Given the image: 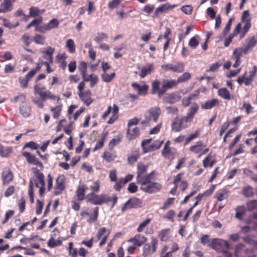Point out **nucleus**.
Wrapping results in <instances>:
<instances>
[{"mask_svg":"<svg viewBox=\"0 0 257 257\" xmlns=\"http://www.w3.org/2000/svg\"><path fill=\"white\" fill-rule=\"evenodd\" d=\"M178 85L176 80L162 79L161 82L159 79H155L152 82V94H157L158 96L161 97L169 89L175 88Z\"/></svg>","mask_w":257,"mask_h":257,"instance_id":"f257e3e1","label":"nucleus"},{"mask_svg":"<svg viewBox=\"0 0 257 257\" xmlns=\"http://www.w3.org/2000/svg\"><path fill=\"white\" fill-rule=\"evenodd\" d=\"M46 65V71L48 73L53 72L54 70L49 66L47 62H43L41 58L39 59L36 68L31 70L25 77H20L19 82L21 88L25 89L28 87L29 81L35 76L37 71H39L43 65Z\"/></svg>","mask_w":257,"mask_h":257,"instance_id":"f03ea898","label":"nucleus"},{"mask_svg":"<svg viewBox=\"0 0 257 257\" xmlns=\"http://www.w3.org/2000/svg\"><path fill=\"white\" fill-rule=\"evenodd\" d=\"M156 171H153L151 173L147 174L145 177V186L144 192L149 194H152L160 191L162 187V185L158 183L152 181L153 176L155 174Z\"/></svg>","mask_w":257,"mask_h":257,"instance_id":"7ed1b4c3","label":"nucleus"},{"mask_svg":"<svg viewBox=\"0 0 257 257\" xmlns=\"http://www.w3.org/2000/svg\"><path fill=\"white\" fill-rule=\"evenodd\" d=\"M148 168V166L142 162H139L137 164L136 182L138 185H140V189L143 192L145 189L146 182L145 178L147 176Z\"/></svg>","mask_w":257,"mask_h":257,"instance_id":"20e7f679","label":"nucleus"},{"mask_svg":"<svg viewBox=\"0 0 257 257\" xmlns=\"http://www.w3.org/2000/svg\"><path fill=\"white\" fill-rule=\"evenodd\" d=\"M34 92L35 95H39L42 101H45L47 99L54 100L56 98V96L49 90H47L45 86L40 83L35 84L34 87Z\"/></svg>","mask_w":257,"mask_h":257,"instance_id":"39448f33","label":"nucleus"},{"mask_svg":"<svg viewBox=\"0 0 257 257\" xmlns=\"http://www.w3.org/2000/svg\"><path fill=\"white\" fill-rule=\"evenodd\" d=\"M256 73L257 66H254L252 70L249 71L248 75H247V72L246 71L236 79V81L240 85L244 84L245 86H249L254 81Z\"/></svg>","mask_w":257,"mask_h":257,"instance_id":"423d86ee","label":"nucleus"},{"mask_svg":"<svg viewBox=\"0 0 257 257\" xmlns=\"http://www.w3.org/2000/svg\"><path fill=\"white\" fill-rule=\"evenodd\" d=\"M190 121L185 116H177L171 123V130L174 132H180L188 126Z\"/></svg>","mask_w":257,"mask_h":257,"instance_id":"0eeeda50","label":"nucleus"},{"mask_svg":"<svg viewBox=\"0 0 257 257\" xmlns=\"http://www.w3.org/2000/svg\"><path fill=\"white\" fill-rule=\"evenodd\" d=\"M94 201L93 202L94 205H101L103 203L108 204L109 202L112 201L111 208H113L117 203V197L116 195H114L112 198L105 194L100 195L96 194Z\"/></svg>","mask_w":257,"mask_h":257,"instance_id":"6e6552de","label":"nucleus"},{"mask_svg":"<svg viewBox=\"0 0 257 257\" xmlns=\"http://www.w3.org/2000/svg\"><path fill=\"white\" fill-rule=\"evenodd\" d=\"M210 242V247L212 249L223 252L225 250H227L230 247V245L227 241L217 238H212Z\"/></svg>","mask_w":257,"mask_h":257,"instance_id":"1a4fd4ad","label":"nucleus"},{"mask_svg":"<svg viewBox=\"0 0 257 257\" xmlns=\"http://www.w3.org/2000/svg\"><path fill=\"white\" fill-rule=\"evenodd\" d=\"M158 240L157 238H151V244L145 243L143 248V255L145 257L155 253L158 247Z\"/></svg>","mask_w":257,"mask_h":257,"instance_id":"9d476101","label":"nucleus"},{"mask_svg":"<svg viewBox=\"0 0 257 257\" xmlns=\"http://www.w3.org/2000/svg\"><path fill=\"white\" fill-rule=\"evenodd\" d=\"M66 188V177L64 175H59L56 180V186L54 188V194L59 195Z\"/></svg>","mask_w":257,"mask_h":257,"instance_id":"9b49d317","label":"nucleus"},{"mask_svg":"<svg viewBox=\"0 0 257 257\" xmlns=\"http://www.w3.org/2000/svg\"><path fill=\"white\" fill-rule=\"evenodd\" d=\"M35 175L36 177L35 181L36 187L39 188V195L40 196H43L45 191L44 175L38 169H37V171L35 172Z\"/></svg>","mask_w":257,"mask_h":257,"instance_id":"f8f14e48","label":"nucleus"},{"mask_svg":"<svg viewBox=\"0 0 257 257\" xmlns=\"http://www.w3.org/2000/svg\"><path fill=\"white\" fill-rule=\"evenodd\" d=\"M185 65L182 62H178L176 64H167L162 65L165 71H171L174 73H181L184 71Z\"/></svg>","mask_w":257,"mask_h":257,"instance_id":"ddd939ff","label":"nucleus"},{"mask_svg":"<svg viewBox=\"0 0 257 257\" xmlns=\"http://www.w3.org/2000/svg\"><path fill=\"white\" fill-rule=\"evenodd\" d=\"M177 6V5H171L169 3H166L159 6L157 8L152 16L153 18H157L159 15L163 13H167L173 10Z\"/></svg>","mask_w":257,"mask_h":257,"instance_id":"4468645a","label":"nucleus"},{"mask_svg":"<svg viewBox=\"0 0 257 257\" xmlns=\"http://www.w3.org/2000/svg\"><path fill=\"white\" fill-rule=\"evenodd\" d=\"M22 155L25 158L28 163L37 166L41 168L44 167L42 163L35 155L28 152H23Z\"/></svg>","mask_w":257,"mask_h":257,"instance_id":"2eb2a0df","label":"nucleus"},{"mask_svg":"<svg viewBox=\"0 0 257 257\" xmlns=\"http://www.w3.org/2000/svg\"><path fill=\"white\" fill-rule=\"evenodd\" d=\"M142 205L141 200L137 198H132L128 199L124 204L121 208V211L124 212L128 208H137L141 207Z\"/></svg>","mask_w":257,"mask_h":257,"instance_id":"dca6fc26","label":"nucleus"},{"mask_svg":"<svg viewBox=\"0 0 257 257\" xmlns=\"http://www.w3.org/2000/svg\"><path fill=\"white\" fill-rule=\"evenodd\" d=\"M181 97L178 93L173 92L167 93L163 98V102L166 104H174L178 102Z\"/></svg>","mask_w":257,"mask_h":257,"instance_id":"f3484780","label":"nucleus"},{"mask_svg":"<svg viewBox=\"0 0 257 257\" xmlns=\"http://www.w3.org/2000/svg\"><path fill=\"white\" fill-rule=\"evenodd\" d=\"M2 179L3 185H8L14 179V174L11 169L6 167L2 173Z\"/></svg>","mask_w":257,"mask_h":257,"instance_id":"a211bd4d","label":"nucleus"},{"mask_svg":"<svg viewBox=\"0 0 257 257\" xmlns=\"http://www.w3.org/2000/svg\"><path fill=\"white\" fill-rule=\"evenodd\" d=\"M78 96L86 106L90 105L93 101L92 93L90 90H86L82 92L78 93Z\"/></svg>","mask_w":257,"mask_h":257,"instance_id":"6ab92c4d","label":"nucleus"},{"mask_svg":"<svg viewBox=\"0 0 257 257\" xmlns=\"http://www.w3.org/2000/svg\"><path fill=\"white\" fill-rule=\"evenodd\" d=\"M147 240L148 239L146 236L141 234H137L135 235L133 237L129 239L127 241L128 242L133 243V244L138 247H140L142 245L144 244L147 241Z\"/></svg>","mask_w":257,"mask_h":257,"instance_id":"aec40b11","label":"nucleus"},{"mask_svg":"<svg viewBox=\"0 0 257 257\" xmlns=\"http://www.w3.org/2000/svg\"><path fill=\"white\" fill-rule=\"evenodd\" d=\"M55 51V49L49 46L47 47L46 49L44 51H41V52L44 54L43 58L47 60L45 62H47L50 65V64L53 63V54ZM44 62L43 60H42Z\"/></svg>","mask_w":257,"mask_h":257,"instance_id":"412c9836","label":"nucleus"},{"mask_svg":"<svg viewBox=\"0 0 257 257\" xmlns=\"http://www.w3.org/2000/svg\"><path fill=\"white\" fill-rule=\"evenodd\" d=\"M140 136L139 128L136 126L128 127L126 137L128 141H132L139 137Z\"/></svg>","mask_w":257,"mask_h":257,"instance_id":"4be33fe9","label":"nucleus"},{"mask_svg":"<svg viewBox=\"0 0 257 257\" xmlns=\"http://www.w3.org/2000/svg\"><path fill=\"white\" fill-rule=\"evenodd\" d=\"M176 153L177 150L173 148L163 149L162 151V156L170 161H172L175 158Z\"/></svg>","mask_w":257,"mask_h":257,"instance_id":"5701e85b","label":"nucleus"},{"mask_svg":"<svg viewBox=\"0 0 257 257\" xmlns=\"http://www.w3.org/2000/svg\"><path fill=\"white\" fill-rule=\"evenodd\" d=\"M132 86L138 91V93L140 95L145 96L148 94L149 87L147 84L140 85L136 82H134L132 84Z\"/></svg>","mask_w":257,"mask_h":257,"instance_id":"b1692460","label":"nucleus"},{"mask_svg":"<svg viewBox=\"0 0 257 257\" xmlns=\"http://www.w3.org/2000/svg\"><path fill=\"white\" fill-rule=\"evenodd\" d=\"M229 192L225 188H222L218 190L214 196V198L218 201H222L227 199L229 196Z\"/></svg>","mask_w":257,"mask_h":257,"instance_id":"393cba45","label":"nucleus"},{"mask_svg":"<svg viewBox=\"0 0 257 257\" xmlns=\"http://www.w3.org/2000/svg\"><path fill=\"white\" fill-rule=\"evenodd\" d=\"M219 103V101L217 98H213L208 100L204 103L201 104V107L203 109H210L214 106L218 105Z\"/></svg>","mask_w":257,"mask_h":257,"instance_id":"a878e982","label":"nucleus"},{"mask_svg":"<svg viewBox=\"0 0 257 257\" xmlns=\"http://www.w3.org/2000/svg\"><path fill=\"white\" fill-rule=\"evenodd\" d=\"M164 141L156 140L151 144L147 148H144V153H147L159 149L163 145Z\"/></svg>","mask_w":257,"mask_h":257,"instance_id":"bb28decb","label":"nucleus"},{"mask_svg":"<svg viewBox=\"0 0 257 257\" xmlns=\"http://www.w3.org/2000/svg\"><path fill=\"white\" fill-rule=\"evenodd\" d=\"M199 109V105L197 103H194L188 109V111L185 116L190 122L193 119L196 113Z\"/></svg>","mask_w":257,"mask_h":257,"instance_id":"cd10ccee","label":"nucleus"},{"mask_svg":"<svg viewBox=\"0 0 257 257\" xmlns=\"http://www.w3.org/2000/svg\"><path fill=\"white\" fill-rule=\"evenodd\" d=\"M148 112L153 117L154 121L156 122L161 114V110L159 107L155 106L149 109Z\"/></svg>","mask_w":257,"mask_h":257,"instance_id":"c85d7f7f","label":"nucleus"},{"mask_svg":"<svg viewBox=\"0 0 257 257\" xmlns=\"http://www.w3.org/2000/svg\"><path fill=\"white\" fill-rule=\"evenodd\" d=\"M205 147V146L204 145L202 141H199L197 142L194 145L191 146L189 148V150L195 154H198L201 152L203 148Z\"/></svg>","mask_w":257,"mask_h":257,"instance_id":"c756f323","label":"nucleus"},{"mask_svg":"<svg viewBox=\"0 0 257 257\" xmlns=\"http://www.w3.org/2000/svg\"><path fill=\"white\" fill-rule=\"evenodd\" d=\"M86 189L84 185H79L76 191V195L77 198V200L79 201H81L84 200Z\"/></svg>","mask_w":257,"mask_h":257,"instance_id":"7c9ffc66","label":"nucleus"},{"mask_svg":"<svg viewBox=\"0 0 257 257\" xmlns=\"http://www.w3.org/2000/svg\"><path fill=\"white\" fill-rule=\"evenodd\" d=\"M13 152L12 147H4L0 144V156L2 158H7Z\"/></svg>","mask_w":257,"mask_h":257,"instance_id":"2f4dec72","label":"nucleus"},{"mask_svg":"<svg viewBox=\"0 0 257 257\" xmlns=\"http://www.w3.org/2000/svg\"><path fill=\"white\" fill-rule=\"evenodd\" d=\"M154 70V65L153 64H150L147 66L143 67L141 71L140 76L143 78L147 75L150 74Z\"/></svg>","mask_w":257,"mask_h":257,"instance_id":"473e14b6","label":"nucleus"},{"mask_svg":"<svg viewBox=\"0 0 257 257\" xmlns=\"http://www.w3.org/2000/svg\"><path fill=\"white\" fill-rule=\"evenodd\" d=\"M31 107L29 104L27 103H23L20 107V113L24 117H28L31 113Z\"/></svg>","mask_w":257,"mask_h":257,"instance_id":"72a5a7b5","label":"nucleus"},{"mask_svg":"<svg viewBox=\"0 0 257 257\" xmlns=\"http://www.w3.org/2000/svg\"><path fill=\"white\" fill-rule=\"evenodd\" d=\"M99 207L98 206L95 207L93 210V213L89 216V218L87 220V222L90 224L95 222L98 218L99 216Z\"/></svg>","mask_w":257,"mask_h":257,"instance_id":"f704fd0d","label":"nucleus"},{"mask_svg":"<svg viewBox=\"0 0 257 257\" xmlns=\"http://www.w3.org/2000/svg\"><path fill=\"white\" fill-rule=\"evenodd\" d=\"M45 12V10H40L38 7H32L29 9V16L36 17L42 15Z\"/></svg>","mask_w":257,"mask_h":257,"instance_id":"c9c22d12","label":"nucleus"},{"mask_svg":"<svg viewBox=\"0 0 257 257\" xmlns=\"http://www.w3.org/2000/svg\"><path fill=\"white\" fill-rule=\"evenodd\" d=\"M16 0H4L3 2L1 4V7H3L6 12H9L12 11L13 9V4Z\"/></svg>","mask_w":257,"mask_h":257,"instance_id":"e433bc0d","label":"nucleus"},{"mask_svg":"<svg viewBox=\"0 0 257 257\" xmlns=\"http://www.w3.org/2000/svg\"><path fill=\"white\" fill-rule=\"evenodd\" d=\"M122 136L121 135H119L115 136L114 138L111 139L109 143L108 147L110 150H112L113 148L118 145L121 141Z\"/></svg>","mask_w":257,"mask_h":257,"instance_id":"4c0bfd02","label":"nucleus"},{"mask_svg":"<svg viewBox=\"0 0 257 257\" xmlns=\"http://www.w3.org/2000/svg\"><path fill=\"white\" fill-rule=\"evenodd\" d=\"M216 163V160L212 158V156L209 154L203 161V165L204 168L208 167H212Z\"/></svg>","mask_w":257,"mask_h":257,"instance_id":"58836bf2","label":"nucleus"},{"mask_svg":"<svg viewBox=\"0 0 257 257\" xmlns=\"http://www.w3.org/2000/svg\"><path fill=\"white\" fill-rule=\"evenodd\" d=\"M218 95L224 99L230 100L231 99L230 93L226 88H220L218 91Z\"/></svg>","mask_w":257,"mask_h":257,"instance_id":"ea45409f","label":"nucleus"},{"mask_svg":"<svg viewBox=\"0 0 257 257\" xmlns=\"http://www.w3.org/2000/svg\"><path fill=\"white\" fill-rule=\"evenodd\" d=\"M170 229L168 228L162 229L159 231L158 236L161 241H166L168 239L169 237L167 235Z\"/></svg>","mask_w":257,"mask_h":257,"instance_id":"a19ab883","label":"nucleus"},{"mask_svg":"<svg viewBox=\"0 0 257 257\" xmlns=\"http://www.w3.org/2000/svg\"><path fill=\"white\" fill-rule=\"evenodd\" d=\"M29 195L30 202L32 204L34 202V183L32 180L29 182V187L28 189Z\"/></svg>","mask_w":257,"mask_h":257,"instance_id":"79ce46f5","label":"nucleus"},{"mask_svg":"<svg viewBox=\"0 0 257 257\" xmlns=\"http://www.w3.org/2000/svg\"><path fill=\"white\" fill-rule=\"evenodd\" d=\"M236 214L235 217L239 219H242L243 215L245 213V208L243 206H237L235 208Z\"/></svg>","mask_w":257,"mask_h":257,"instance_id":"37998d69","label":"nucleus"},{"mask_svg":"<svg viewBox=\"0 0 257 257\" xmlns=\"http://www.w3.org/2000/svg\"><path fill=\"white\" fill-rule=\"evenodd\" d=\"M191 76L190 73L185 72L182 75L179 76L177 80H176L178 84L179 83H183L187 81L191 78Z\"/></svg>","mask_w":257,"mask_h":257,"instance_id":"c03bdc74","label":"nucleus"},{"mask_svg":"<svg viewBox=\"0 0 257 257\" xmlns=\"http://www.w3.org/2000/svg\"><path fill=\"white\" fill-rule=\"evenodd\" d=\"M33 41L37 44L43 45L45 42V37L40 34H36L33 38Z\"/></svg>","mask_w":257,"mask_h":257,"instance_id":"a18cd8bd","label":"nucleus"},{"mask_svg":"<svg viewBox=\"0 0 257 257\" xmlns=\"http://www.w3.org/2000/svg\"><path fill=\"white\" fill-rule=\"evenodd\" d=\"M102 80L105 82H111L115 76V73L114 72L108 74L105 73H104L101 75Z\"/></svg>","mask_w":257,"mask_h":257,"instance_id":"49530a36","label":"nucleus"},{"mask_svg":"<svg viewBox=\"0 0 257 257\" xmlns=\"http://www.w3.org/2000/svg\"><path fill=\"white\" fill-rule=\"evenodd\" d=\"M66 46L70 53H73L75 52V45L72 39H70L67 40Z\"/></svg>","mask_w":257,"mask_h":257,"instance_id":"de8ad7c7","label":"nucleus"},{"mask_svg":"<svg viewBox=\"0 0 257 257\" xmlns=\"http://www.w3.org/2000/svg\"><path fill=\"white\" fill-rule=\"evenodd\" d=\"M198 38V36H196L191 38L188 43L189 46L193 49L196 48L199 44Z\"/></svg>","mask_w":257,"mask_h":257,"instance_id":"09e8293b","label":"nucleus"},{"mask_svg":"<svg viewBox=\"0 0 257 257\" xmlns=\"http://www.w3.org/2000/svg\"><path fill=\"white\" fill-rule=\"evenodd\" d=\"M257 43V35L248 38L246 40V45L251 49L253 48Z\"/></svg>","mask_w":257,"mask_h":257,"instance_id":"8fccbe9b","label":"nucleus"},{"mask_svg":"<svg viewBox=\"0 0 257 257\" xmlns=\"http://www.w3.org/2000/svg\"><path fill=\"white\" fill-rule=\"evenodd\" d=\"M242 194L245 197H251L253 195V189L250 186L245 187L242 189Z\"/></svg>","mask_w":257,"mask_h":257,"instance_id":"3c124183","label":"nucleus"},{"mask_svg":"<svg viewBox=\"0 0 257 257\" xmlns=\"http://www.w3.org/2000/svg\"><path fill=\"white\" fill-rule=\"evenodd\" d=\"M62 244V241L60 240H56L53 237H51L48 242V246L53 248Z\"/></svg>","mask_w":257,"mask_h":257,"instance_id":"603ef678","label":"nucleus"},{"mask_svg":"<svg viewBox=\"0 0 257 257\" xmlns=\"http://www.w3.org/2000/svg\"><path fill=\"white\" fill-rule=\"evenodd\" d=\"M103 158L106 162H111L114 160L116 156L110 152L105 151L103 153Z\"/></svg>","mask_w":257,"mask_h":257,"instance_id":"864d4df0","label":"nucleus"},{"mask_svg":"<svg viewBox=\"0 0 257 257\" xmlns=\"http://www.w3.org/2000/svg\"><path fill=\"white\" fill-rule=\"evenodd\" d=\"M35 30L42 33H45L50 30L47 24H46L43 25H38L36 26Z\"/></svg>","mask_w":257,"mask_h":257,"instance_id":"5fc2aeb1","label":"nucleus"},{"mask_svg":"<svg viewBox=\"0 0 257 257\" xmlns=\"http://www.w3.org/2000/svg\"><path fill=\"white\" fill-rule=\"evenodd\" d=\"M242 49L241 48H236L233 52L232 58L233 59H239L241 60V57L242 56Z\"/></svg>","mask_w":257,"mask_h":257,"instance_id":"6e6d98bb","label":"nucleus"},{"mask_svg":"<svg viewBox=\"0 0 257 257\" xmlns=\"http://www.w3.org/2000/svg\"><path fill=\"white\" fill-rule=\"evenodd\" d=\"M43 21L42 17H40L38 19H34L31 23H30L27 26L26 29H29L31 27L35 26V27L38 25L41 24Z\"/></svg>","mask_w":257,"mask_h":257,"instance_id":"4d7b16f0","label":"nucleus"},{"mask_svg":"<svg viewBox=\"0 0 257 257\" xmlns=\"http://www.w3.org/2000/svg\"><path fill=\"white\" fill-rule=\"evenodd\" d=\"M78 69L82 75H84L87 73V63L84 61H81L78 66Z\"/></svg>","mask_w":257,"mask_h":257,"instance_id":"13d9d810","label":"nucleus"},{"mask_svg":"<svg viewBox=\"0 0 257 257\" xmlns=\"http://www.w3.org/2000/svg\"><path fill=\"white\" fill-rule=\"evenodd\" d=\"M247 208L248 211H252L257 208V200H252L247 203Z\"/></svg>","mask_w":257,"mask_h":257,"instance_id":"bf43d9fd","label":"nucleus"},{"mask_svg":"<svg viewBox=\"0 0 257 257\" xmlns=\"http://www.w3.org/2000/svg\"><path fill=\"white\" fill-rule=\"evenodd\" d=\"M20 213H23L25 210L26 200L24 196H22L18 203Z\"/></svg>","mask_w":257,"mask_h":257,"instance_id":"052dcab7","label":"nucleus"},{"mask_svg":"<svg viewBox=\"0 0 257 257\" xmlns=\"http://www.w3.org/2000/svg\"><path fill=\"white\" fill-rule=\"evenodd\" d=\"M123 0H112L108 4V7L110 10H113L117 7Z\"/></svg>","mask_w":257,"mask_h":257,"instance_id":"680f3d73","label":"nucleus"},{"mask_svg":"<svg viewBox=\"0 0 257 257\" xmlns=\"http://www.w3.org/2000/svg\"><path fill=\"white\" fill-rule=\"evenodd\" d=\"M39 147L40 146L38 144L33 141H31L26 143L24 145L23 149H24L25 148H29L33 150H37L39 148Z\"/></svg>","mask_w":257,"mask_h":257,"instance_id":"e2e57ef3","label":"nucleus"},{"mask_svg":"<svg viewBox=\"0 0 257 257\" xmlns=\"http://www.w3.org/2000/svg\"><path fill=\"white\" fill-rule=\"evenodd\" d=\"M47 25L51 30L53 29L57 28L59 26V22L56 19H52L49 22Z\"/></svg>","mask_w":257,"mask_h":257,"instance_id":"0e129e2a","label":"nucleus"},{"mask_svg":"<svg viewBox=\"0 0 257 257\" xmlns=\"http://www.w3.org/2000/svg\"><path fill=\"white\" fill-rule=\"evenodd\" d=\"M252 109V106L249 103L246 102H244L243 103L242 107L240 108L241 110L245 109L247 114H249L251 112Z\"/></svg>","mask_w":257,"mask_h":257,"instance_id":"69168bd1","label":"nucleus"},{"mask_svg":"<svg viewBox=\"0 0 257 257\" xmlns=\"http://www.w3.org/2000/svg\"><path fill=\"white\" fill-rule=\"evenodd\" d=\"M151 220L150 218H148L140 223L137 229V231L138 232H142L144 230V228L150 222Z\"/></svg>","mask_w":257,"mask_h":257,"instance_id":"338daca9","label":"nucleus"},{"mask_svg":"<svg viewBox=\"0 0 257 257\" xmlns=\"http://www.w3.org/2000/svg\"><path fill=\"white\" fill-rule=\"evenodd\" d=\"M90 87H93L98 81V76L94 74H91L90 75Z\"/></svg>","mask_w":257,"mask_h":257,"instance_id":"774afa93","label":"nucleus"}]
</instances>
